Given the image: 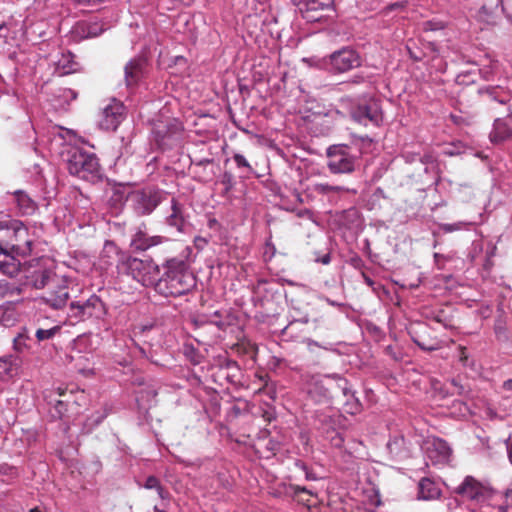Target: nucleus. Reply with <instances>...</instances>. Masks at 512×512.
<instances>
[{"label": "nucleus", "instance_id": "31", "mask_svg": "<svg viewBox=\"0 0 512 512\" xmlns=\"http://www.w3.org/2000/svg\"><path fill=\"white\" fill-rule=\"evenodd\" d=\"M345 401L343 403L344 411L348 414L355 415L361 411V403L350 389L348 395H343Z\"/></svg>", "mask_w": 512, "mask_h": 512}, {"label": "nucleus", "instance_id": "13", "mask_svg": "<svg viewBox=\"0 0 512 512\" xmlns=\"http://www.w3.org/2000/svg\"><path fill=\"white\" fill-rule=\"evenodd\" d=\"M212 378L220 386L241 384L242 371L234 360L223 358L212 368Z\"/></svg>", "mask_w": 512, "mask_h": 512}, {"label": "nucleus", "instance_id": "57", "mask_svg": "<svg viewBox=\"0 0 512 512\" xmlns=\"http://www.w3.org/2000/svg\"><path fill=\"white\" fill-rule=\"evenodd\" d=\"M317 261H318V262H320V263H322V264L327 265V264H329V263H330V261H331V257H330V255H329V254H326V255H324L322 258L318 259Z\"/></svg>", "mask_w": 512, "mask_h": 512}, {"label": "nucleus", "instance_id": "4", "mask_svg": "<svg viewBox=\"0 0 512 512\" xmlns=\"http://www.w3.org/2000/svg\"><path fill=\"white\" fill-rule=\"evenodd\" d=\"M120 273L131 276L143 286H153L159 275L160 267L150 259L142 260L132 256L122 255L118 264Z\"/></svg>", "mask_w": 512, "mask_h": 512}, {"label": "nucleus", "instance_id": "30", "mask_svg": "<svg viewBox=\"0 0 512 512\" xmlns=\"http://www.w3.org/2000/svg\"><path fill=\"white\" fill-rule=\"evenodd\" d=\"M56 65V69L61 75L75 72L78 66L74 61V56L70 52L62 54V57L57 61Z\"/></svg>", "mask_w": 512, "mask_h": 512}, {"label": "nucleus", "instance_id": "53", "mask_svg": "<svg viewBox=\"0 0 512 512\" xmlns=\"http://www.w3.org/2000/svg\"><path fill=\"white\" fill-rule=\"evenodd\" d=\"M0 472L3 474L13 475L15 472V468L4 464L0 466Z\"/></svg>", "mask_w": 512, "mask_h": 512}, {"label": "nucleus", "instance_id": "63", "mask_svg": "<svg viewBox=\"0 0 512 512\" xmlns=\"http://www.w3.org/2000/svg\"><path fill=\"white\" fill-rule=\"evenodd\" d=\"M460 360L462 362H465L467 360L466 349L464 347H461Z\"/></svg>", "mask_w": 512, "mask_h": 512}, {"label": "nucleus", "instance_id": "58", "mask_svg": "<svg viewBox=\"0 0 512 512\" xmlns=\"http://www.w3.org/2000/svg\"><path fill=\"white\" fill-rule=\"evenodd\" d=\"M207 224L210 229H214L216 226L219 225L218 221L215 218H210Z\"/></svg>", "mask_w": 512, "mask_h": 512}, {"label": "nucleus", "instance_id": "10", "mask_svg": "<svg viewBox=\"0 0 512 512\" xmlns=\"http://www.w3.org/2000/svg\"><path fill=\"white\" fill-rule=\"evenodd\" d=\"M350 115L355 122L364 126L371 124L380 127L384 121L381 104L375 98H369L352 107Z\"/></svg>", "mask_w": 512, "mask_h": 512}, {"label": "nucleus", "instance_id": "35", "mask_svg": "<svg viewBox=\"0 0 512 512\" xmlns=\"http://www.w3.org/2000/svg\"><path fill=\"white\" fill-rule=\"evenodd\" d=\"M30 340L31 339L27 335L19 334L17 337L14 338L13 341V347L15 351H17L18 353H24L29 351L30 345L28 342Z\"/></svg>", "mask_w": 512, "mask_h": 512}, {"label": "nucleus", "instance_id": "47", "mask_svg": "<svg viewBox=\"0 0 512 512\" xmlns=\"http://www.w3.org/2000/svg\"><path fill=\"white\" fill-rule=\"evenodd\" d=\"M434 260L437 265V268L442 270L444 269V262L450 260V256H446L440 253L434 254Z\"/></svg>", "mask_w": 512, "mask_h": 512}, {"label": "nucleus", "instance_id": "24", "mask_svg": "<svg viewBox=\"0 0 512 512\" xmlns=\"http://www.w3.org/2000/svg\"><path fill=\"white\" fill-rule=\"evenodd\" d=\"M308 190L313 194L326 196L330 200L340 196L343 193L356 192L355 190H350L345 186L330 185L328 183H314L308 187Z\"/></svg>", "mask_w": 512, "mask_h": 512}, {"label": "nucleus", "instance_id": "23", "mask_svg": "<svg viewBox=\"0 0 512 512\" xmlns=\"http://www.w3.org/2000/svg\"><path fill=\"white\" fill-rule=\"evenodd\" d=\"M319 421L321 422V429L326 434V439L330 441L331 445L336 448L342 447L344 438L342 434L336 430V418L333 416L323 415Z\"/></svg>", "mask_w": 512, "mask_h": 512}, {"label": "nucleus", "instance_id": "51", "mask_svg": "<svg viewBox=\"0 0 512 512\" xmlns=\"http://www.w3.org/2000/svg\"><path fill=\"white\" fill-rule=\"evenodd\" d=\"M505 445L509 462L512 464V441L510 437L505 440Z\"/></svg>", "mask_w": 512, "mask_h": 512}, {"label": "nucleus", "instance_id": "7", "mask_svg": "<svg viewBox=\"0 0 512 512\" xmlns=\"http://www.w3.org/2000/svg\"><path fill=\"white\" fill-rule=\"evenodd\" d=\"M322 63L330 73L342 74L361 66V57L354 48L346 46L324 57Z\"/></svg>", "mask_w": 512, "mask_h": 512}, {"label": "nucleus", "instance_id": "16", "mask_svg": "<svg viewBox=\"0 0 512 512\" xmlns=\"http://www.w3.org/2000/svg\"><path fill=\"white\" fill-rule=\"evenodd\" d=\"M165 223L176 229L179 233H184L187 227V217L185 215V208L176 198L172 197L170 200V207L165 217Z\"/></svg>", "mask_w": 512, "mask_h": 512}, {"label": "nucleus", "instance_id": "46", "mask_svg": "<svg viewBox=\"0 0 512 512\" xmlns=\"http://www.w3.org/2000/svg\"><path fill=\"white\" fill-rule=\"evenodd\" d=\"M160 485V481L157 477L149 476L145 481L144 487L146 489H157Z\"/></svg>", "mask_w": 512, "mask_h": 512}, {"label": "nucleus", "instance_id": "49", "mask_svg": "<svg viewBox=\"0 0 512 512\" xmlns=\"http://www.w3.org/2000/svg\"><path fill=\"white\" fill-rule=\"evenodd\" d=\"M362 277H363V280L364 282L369 286L371 287L373 290H376L377 288H379L381 285L380 284H377L374 280H372L368 275H366L365 273H362Z\"/></svg>", "mask_w": 512, "mask_h": 512}, {"label": "nucleus", "instance_id": "17", "mask_svg": "<svg viewBox=\"0 0 512 512\" xmlns=\"http://www.w3.org/2000/svg\"><path fill=\"white\" fill-rule=\"evenodd\" d=\"M441 496L442 488L440 482L429 477H423L419 480L416 494L417 500L434 501L440 499Z\"/></svg>", "mask_w": 512, "mask_h": 512}, {"label": "nucleus", "instance_id": "22", "mask_svg": "<svg viewBox=\"0 0 512 512\" xmlns=\"http://www.w3.org/2000/svg\"><path fill=\"white\" fill-rule=\"evenodd\" d=\"M489 137L495 144L510 139L512 137V117L508 115L505 118L496 119Z\"/></svg>", "mask_w": 512, "mask_h": 512}, {"label": "nucleus", "instance_id": "55", "mask_svg": "<svg viewBox=\"0 0 512 512\" xmlns=\"http://www.w3.org/2000/svg\"><path fill=\"white\" fill-rule=\"evenodd\" d=\"M157 493L160 498L164 499L168 495V492L160 485L157 489Z\"/></svg>", "mask_w": 512, "mask_h": 512}, {"label": "nucleus", "instance_id": "54", "mask_svg": "<svg viewBox=\"0 0 512 512\" xmlns=\"http://www.w3.org/2000/svg\"><path fill=\"white\" fill-rule=\"evenodd\" d=\"M443 25L442 23H433L431 21L426 23V30H438L442 29Z\"/></svg>", "mask_w": 512, "mask_h": 512}, {"label": "nucleus", "instance_id": "62", "mask_svg": "<svg viewBox=\"0 0 512 512\" xmlns=\"http://www.w3.org/2000/svg\"><path fill=\"white\" fill-rule=\"evenodd\" d=\"M65 93H67V96H70L71 99H75L77 97V93L72 89H66Z\"/></svg>", "mask_w": 512, "mask_h": 512}, {"label": "nucleus", "instance_id": "64", "mask_svg": "<svg viewBox=\"0 0 512 512\" xmlns=\"http://www.w3.org/2000/svg\"><path fill=\"white\" fill-rule=\"evenodd\" d=\"M137 350L139 351L140 355L143 357H147L146 351L143 347L139 346L138 344L135 345Z\"/></svg>", "mask_w": 512, "mask_h": 512}, {"label": "nucleus", "instance_id": "34", "mask_svg": "<svg viewBox=\"0 0 512 512\" xmlns=\"http://www.w3.org/2000/svg\"><path fill=\"white\" fill-rule=\"evenodd\" d=\"M130 193H125L122 187L113 189L111 195V205L116 208H121L125 202H129Z\"/></svg>", "mask_w": 512, "mask_h": 512}, {"label": "nucleus", "instance_id": "52", "mask_svg": "<svg viewBox=\"0 0 512 512\" xmlns=\"http://www.w3.org/2000/svg\"><path fill=\"white\" fill-rule=\"evenodd\" d=\"M297 466H299L303 471H305V476L307 480L316 479V477L312 473L308 472L307 466L304 463H297Z\"/></svg>", "mask_w": 512, "mask_h": 512}, {"label": "nucleus", "instance_id": "19", "mask_svg": "<svg viewBox=\"0 0 512 512\" xmlns=\"http://www.w3.org/2000/svg\"><path fill=\"white\" fill-rule=\"evenodd\" d=\"M22 272L25 273L24 285H28L36 289H43L45 287L49 288L56 280L52 277L51 272L47 269H36L33 271L21 269V273ZM18 274H20V272Z\"/></svg>", "mask_w": 512, "mask_h": 512}, {"label": "nucleus", "instance_id": "44", "mask_svg": "<svg viewBox=\"0 0 512 512\" xmlns=\"http://www.w3.org/2000/svg\"><path fill=\"white\" fill-rule=\"evenodd\" d=\"M479 92L481 94H487L488 97L494 101H497L501 104H504L505 103V100L504 99H499L497 96H496V93H497V90L496 88L494 87H487V88H484V89H480Z\"/></svg>", "mask_w": 512, "mask_h": 512}, {"label": "nucleus", "instance_id": "27", "mask_svg": "<svg viewBox=\"0 0 512 512\" xmlns=\"http://www.w3.org/2000/svg\"><path fill=\"white\" fill-rule=\"evenodd\" d=\"M328 384L331 385L332 388V397H338L339 394L348 395L349 390L351 389L349 382L346 378L342 377L339 374H331L327 375Z\"/></svg>", "mask_w": 512, "mask_h": 512}, {"label": "nucleus", "instance_id": "32", "mask_svg": "<svg viewBox=\"0 0 512 512\" xmlns=\"http://www.w3.org/2000/svg\"><path fill=\"white\" fill-rule=\"evenodd\" d=\"M404 444L405 439L403 437H395L388 442L387 447L392 455L402 459L408 456V453L402 450Z\"/></svg>", "mask_w": 512, "mask_h": 512}, {"label": "nucleus", "instance_id": "56", "mask_svg": "<svg viewBox=\"0 0 512 512\" xmlns=\"http://www.w3.org/2000/svg\"><path fill=\"white\" fill-rule=\"evenodd\" d=\"M505 499H506V502L507 504H511L512 505V489H508L506 492H505Z\"/></svg>", "mask_w": 512, "mask_h": 512}, {"label": "nucleus", "instance_id": "37", "mask_svg": "<svg viewBox=\"0 0 512 512\" xmlns=\"http://www.w3.org/2000/svg\"><path fill=\"white\" fill-rule=\"evenodd\" d=\"M402 158L406 163H414V162H421L426 163L429 160V156L427 155H421L418 152H412V151H404L402 153Z\"/></svg>", "mask_w": 512, "mask_h": 512}, {"label": "nucleus", "instance_id": "29", "mask_svg": "<svg viewBox=\"0 0 512 512\" xmlns=\"http://www.w3.org/2000/svg\"><path fill=\"white\" fill-rule=\"evenodd\" d=\"M235 318L228 311H215L209 322L220 330L225 331L229 326L233 325Z\"/></svg>", "mask_w": 512, "mask_h": 512}, {"label": "nucleus", "instance_id": "18", "mask_svg": "<svg viewBox=\"0 0 512 512\" xmlns=\"http://www.w3.org/2000/svg\"><path fill=\"white\" fill-rule=\"evenodd\" d=\"M146 61L143 58H133L124 67V80L128 88L135 87L144 77Z\"/></svg>", "mask_w": 512, "mask_h": 512}, {"label": "nucleus", "instance_id": "11", "mask_svg": "<svg viewBox=\"0 0 512 512\" xmlns=\"http://www.w3.org/2000/svg\"><path fill=\"white\" fill-rule=\"evenodd\" d=\"M454 493L463 499L480 504L491 497L492 490L488 485L468 475L454 488Z\"/></svg>", "mask_w": 512, "mask_h": 512}, {"label": "nucleus", "instance_id": "5", "mask_svg": "<svg viewBox=\"0 0 512 512\" xmlns=\"http://www.w3.org/2000/svg\"><path fill=\"white\" fill-rule=\"evenodd\" d=\"M169 194L155 187H145L130 192L129 205L138 216L150 215Z\"/></svg>", "mask_w": 512, "mask_h": 512}, {"label": "nucleus", "instance_id": "59", "mask_svg": "<svg viewBox=\"0 0 512 512\" xmlns=\"http://www.w3.org/2000/svg\"><path fill=\"white\" fill-rule=\"evenodd\" d=\"M153 325H142L139 327V333L144 334L145 332L151 330Z\"/></svg>", "mask_w": 512, "mask_h": 512}, {"label": "nucleus", "instance_id": "21", "mask_svg": "<svg viewBox=\"0 0 512 512\" xmlns=\"http://www.w3.org/2000/svg\"><path fill=\"white\" fill-rule=\"evenodd\" d=\"M165 240L166 238L163 236H151L143 230H138L132 236L130 246L136 251H146L154 246L162 244Z\"/></svg>", "mask_w": 512, "mask_h": 512}, {"label": "nucleus", "instance_id": "40", "mask_svg": "<svg viewBox=\"0 0 512 512\" xmlns=\"http://www.w3.org/2000/svg\"><path fill=\"white\" fill-rule=\"evenodd\" d=\"M221 184L224 185L225 193L229 192L234 186V177L230 172H224L221 176Z\"/></svg>", "mask_w": 512, "mask_h": 512}, {"label": "nucleus", "instance_id": "39", "mask_svg": "<svg viewBox=\"0 0 512 512\" xmlns=\"http://www.w3.org/2000/svg\"><path fill=\"white\" fill-rule=\"evenodd\" d=\"M468 225H470V223L464 221H458L455 223H443L440 224V229L445 233H452L454 231L462 230Z\"/></svg>", "mask_w": 512, "mask_h": 512}, {"label": "nucleus", "instance_id": "61", "mask_svg": "<svg viewBox=\"0 0 512 512\" xmlns=\"http://www.w3.org/2000/svg\"><path fill=\"white\" fill-rule=\"evenodd\" d=\"M304 342H305L309 347H310V346H312V345L317 346V347H321V346H320V344H319L318 342H316V341H314V340H312V339H310V338L305 339V340H304Z\"/></svg>", "mask_w": 512, "mask_h": 512}, {"label": "nucleus", "instance_id": "25", "mask_svg": "<svg viewBox=\"0 0 512 512\" xmlns=\"http://www.w3.org/2000/svg\"><path fill=\"white\" fill-rule=\"evenodd\" d=\"M104 31L102 24L98 22L80 21L73 29L75 37L87 39L99 36Z\"/></svg>", "mask_w": 512, "mask_h": 512}, {"label": "nucleus", "instance_id": "28", "mask_svg": "<svg viewBox=\"0 0 512 512\" xmlns=\"http://www.w3.org/2000/svg\"><path fill=\"white\" fill-rule=\"evenodd\" d=\"M18 209L23 215H30L36 210V203L22 190L14 192Z\"/></svg>", "mask_w": 512, "mask_h": 512}, {"label": "nucleus", "instance_id": "20", "mask_svg": "<svg viewBox=\"0 0 512 512\" xmlns=\"http://www.w3.org/2000/svg\"><path fill=\"white\" fill-rule=\"evenodd\" d=\"M332 388L333 387L328 384L327 375H325L323 379L313 378L308 388V394L315 402L326 403L333 398Z\"/></svg>", "mask_w": 512, "mask_h": 512}, {"label": "nucleus", "instance_id": "9", "mask_svg": "<svg viewBox=\"0 0 512 512\" xmlns=\"http://www.w3.org/2000/svg\"><path fill=\"white\" fill-rule=\"evenodd\" d=\"M107 313V308L102 299L92 294L85 301H73L69 305L68 317L75 321H84L88 318L101 319Z\"/></svg>", "mask_w": 512, "mask_h": 512}, {"label": "nucleus", "instance_id": "36", "mask_svg": "<svg viewBox=\"0 0 512 512\" xmlns=\"http://www.w3.org/2000/svg\"><path fill=\"white\" fill-rule=\"evenodd\" d=\"M60 331V326H54L49 329L39 328L35 332V337L38 342L52 339Z\"/></svg>", "mask_w": 512, "mask_h": 512}, {"label": "nucleus", "instance_id": "33", "mask_svg": "<svg viewBox=\"0 0 512 512\" xmlns=\"http://www.w3.org/2000/svg\"><path fill=\"white\" fill-rule=\"evenodd\" d=\"M411 334L413 342L424 351H435L440 347L437 341H426L422 339L418 335V331H412Z\"/></svg>", "mask_w": 512, "mask_h": 512}, {"label": "nucleus", "instance_id": "50", "mask_svg": "<svg viewBox=\"0 0 512 512\" xmlns=\"http://www.w3.org/2000/svg\"><path fill=\"white\" fill-rule=\"evenodd\" d=\"M204 460L200 458H196L193 461L190 460H181V463H183L185 466H195L200 467L203 464Z\"/></svg>", "mask_w": 512, "mask_h": 512}, {"label": "nucleus", "instance_id": "2", "mask_svg": "<svg viewBox=\"0 0 512 512\" xmlns=\"http://www.w3.org/2000/svg\"><path fill=\"white\" fill-rule=\"evenodd\" d=\"M163 274L155 279L154 290L164 297H179L190 292L196 286V279L189 270L187 262L172 257L162 264Z\"/></svg>", "mask_w": 512, "mask_h": 512}, {"label": "nucleus", "instance_id": "60", "mask_svg": "<svg viewBox=\"0 0 512 512\" xmlns=\"http://www.w3.org/2000/svg\"><path fill=\"white\" fill-rule=\"evenodd\" d=\"M503 389L508 390V391L512 390V379H508V380L504 381Z\"/></svg>", "mask_w": 512, "mask_h": 512}, {"label": "nucleus", "instance_id": "38", "mask_svg": "<svg viewBox=\"0 0 512 512\" xmlns=\"http://www.w3.org/2000/svg\"><path fill=\"white\" fill-rule=\"evenodd\" d=\"M13 366V357L5 356L0 357V377H5L11 374Z\"/></svg>", "mask_w": 512, "mask_h": 512}, {"label": "nucleus", "instance_id": "26", "mask_svg": "<svg viewBox=\"0 0 512 512\" xmlns=\"http://www.w3.org/2000/svg\"><path fill=\"white\" fill-rule=\"evenodd\" d=\"M301 13L324 10L331 6V0H292Z\"/></svg>", "mask_w": 512, "mask_h": 512}, {"label": "nucleus", "instance_id": "15", "mask_svg": "<svg viewBox=\"0 0 512 512\" xmlns=\"http://www.w3.org/2000/svg\"><path fill=\"white\" fill-rule=\"evenodd\" d=\"M125 106L122 102L113 99L102 111L99 121L101 129L115 131L125 118Z\"/></svg>", "mask_w": 512, "mask_h": 512}, {"label": "nucleus", "instance_id": "43", "mask_svg": "<svg viewBox=\"0 0 512 512\" xmlns=\"http://www.w3.org/2000/svg\"><path fill=\"white\" fill-rule=\"evenodd\" d=\"M53 417L62 418L67 411V405L64 401L58 400L54 406Z\"/></svg>", "mask_w": 512, "mask_h": 512}, {"label": "nucleus", "instance_id": "8", "mask_svg": "<svg viewBox=\"0 0 512 512\" xmlns=\"http://www.w3.org/2000/svg\"><path fill=\"white\" fill-rule=\"evenodd\" d=\"M326 166L332 174H350L354 172L356 157L347 145H331L326 150Z\"/></svg>", "mask_w": 512, "mask_h": 512}, {"label": "nucleus", "instance_id": "14", "mask_svg": "<svg viewBox=\"0 0 512 512\" xmlns=\"http://www.w3.org/2000/svg\"><path fill=\"white\" fill-rule=\"evenodd\" d=\"M70 298L69 287L63 280H55L44 292L41 299L51 308L58 310L67 305Z\"/></svg>", "mask_w": 512, "mask_h": 512}, {"label": "nucleus", "instance_id": "45", "mask_svg": "<svg viewBox=\"0 0 512 512\" xmlns=\"http://www.w3.org/2000/svg\"><path fill=\"white\" fill-rule=\"evenodd\" d=\"M194 246L198 251H202L209 243V239L202 236H196L194 238Z\"/></svg>", "mask_w": 512, "mask_h": 512}, {"label": "nucleus", "instance_id": "42", "mask_svg": "<svg viewBox=\"0 0 512 512\" xmlns=\"http://www.w3.org/2000/svg\"><path fill=\"white\" fill-rule=\"evenodd\" d=\"M448 393L451 395H462L464 388L455 379L450 381V387L447 388Z\"/></svg>", "mask_w": 512, "mask_h": 512}, {"label": "nucleus", "instance_id": "12", "mask_svg": "<svg viewBox=\"0 0 512 512\" xmlns=\"http://www.w3.org/2000/svg\"><path fill=\"white\" fill-rule=\"evenodd\" d=\"M421 448L433 465H444L451 460L452 448L442 438L429 436L423 440Z\"/></svg>", "mask_w": 512, "mask_h": 512}, {"label": "nucleus", "instance_id": "48", "mask_svg": "<svg viewBox=\"0 0 512 512\" xmlns=\"http://www.w3.org/2000/svg\"><path fill=\"white\" fill-rule=\"evenodd\" d=\"M12 293V288L8 283L0 282V301H2L8 294Z\"/></svg>", "mask_w": 512, "mask_h": 512}, {"label": "nucleus", "instance_id": "41", "mask_svg": "<svg viewBox=\"0 0 512 512\" xmlns=\"http://www.w3.org/2000/svg\"><path fill=\"white\" fill-rule=\"evenodd\" d=\"M232 158L238 168H245L247 171H252V167L244 155L235 153Z\"/></svg>", "mask_w": 512, "mask_h": 512}, {"label": "nucleus", "instance_id": "6", "mask_svg": "<svg viewBox=\"0 0 512 512\" xmlns=\"http://www.w3.org/2000/svg\"><path fill=\"white\" fill-rule=\"evenodd\" d=\"M183 130V125L177 118L161 117L154 121L152 135L158 147L165 150L178 144Z\"/></svg>", "mask_w": 512, "mask_h": 512}, {"label": "nucleus", "instance_id": "1", "mask_svg": "<svg viewBox=\"0 0 512 512\" xmlns=\"http://www.w3.org/2000/svg\"><path fill=\"white\" fill-rule=\"evenodd\" d=\"M4 228L7 229L8 239L0 242V271L9 277H16L21 272L18 257L31 254L34 239L20 221H11L10 225L0 222V229Z\"/></svg>", "mask_w": 512, "mask_h": 512}, {"label": "nucleus", "instance_id": "3", "mask_svg": "<svg viewBox=\"0 0 512 512\" xmlns=\"http://www.w3.org/2000/svg\"><path fill=\"white\" fill-rule=\"evenodd\" d=\"M66 167L71 175L89 182L101 179V166L94 153H89L80 147H69L66 151Z\"/></svg>", "mask_w": 512, "mask_h": 512}]
</instances>
